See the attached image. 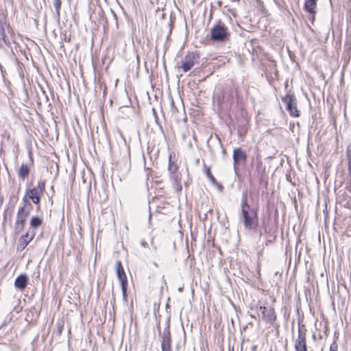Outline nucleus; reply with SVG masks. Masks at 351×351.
I'll return each instance as SVG.
<instances>
[{
  "instance_id": "39448f33",
  "label": "nucleus",
  "mask_w": 351,
  "mask_h": 351,
  "mask_svg": "<svg viewBox=\"0 0 351 351\" xmlns=\"http://www.w3.org/2000/svg\"><path fill=\"white\" fill-rule=\"evenodd\" d=\"M306 332V329H303L300 326L299 327L298 337L294 344L295 351H308Z\"/></svg>"
},
{
  "instance_id": "b1692460",
  "label": "nucleus",
  "mask_w": 351,
  "mask_h": 351,
  "mask_svg": "<svg viewBox=\"0 0 351 351\" xmlns=\"http://www.w3.org/2000/svg\"><path fill=\"white\" fill-rule=\"evenodd\" d=\"M330 351H337V345L335 343L331 345Z\"/></svg>"
},
{
  "instance_id": "9b49d317",
  "label": "nucleus",
  "mask_w": 351,
  "mask_h": 351,
  "mask_svg": "<svg viewBox=\"0 0 351 351\" xmlns=\"http://www.w3.org/2000/svg\"><path fill=\"white\" fill-rule=\"evenodd\" d=\"M121 287L123 300L125 302H128L127 300V289H128V280L125 273H122V274L117 277Z\"/></svg>"
},
{
  "instance_id": "f257e3e1",
  "label": "nucleus",
  "mask_w": 351,
  "mask_h": 351,
  "mask_svg": "<svg viewBox=\"0 0 351 351\" xmlns=\"http://www.w3.org/2000/svg\"><path fill=\"white\" fill-rule=\"evenodd\" d=\"M241 220L247 230H255L258 226L257 210L252 208L244 198L241 203Z\"/></svg>"
},
{
  "instance_id": "dca6fc26",
  "label": "nucleus",
  "mask_w": 351,
  "mask_h": 351,
  "mask_svg": "<svg viewBox=\"0 0 351 351\" xmlns=\"http://www.w3.org/2000/svg\"><path fill=\"white\" fill-rule=\"evenodd\" d=\"M176 158V154L173 153H171L169 156V165H168V171L169 173H174L178 171V166L174 161Z\"/></svg>"
},
{
  "instance_id": "f8f14e48",
  "label": "nucleus",
  "mask_w": 351,
  "mask_h": 351,
  "mask_svg": "<svg viewBox=\"0 0 351 351\" xmlns=\"http://www.w3.org/2000/svg\"><path fill=\"white\" fill-rule=\"evenodd\" d=\"M318 0H306L304 9L309 14H312V20L314 19L316 13L317 3Z\"/></svg>"
},
{
  "instance_id": "1a4fd4ad",
  "label": "nucleus",
  "mask_w": 351,
  "mask_h": 351,
  "mask_svg": "<svg viewBox=\"0 0 351 351\" xmlns=\"http://www.w3.org/2000/svg\"><path fill=\"white\" fill-rule=\"evenodd\" d=\"M246 153L241 148L234 149L233 151L234 167L236 169L237 166L246 160Z\"/></svg>"
},
{
  "instance_id": "a211bd4d",
  "label": "nucleus",
  "mask_w": 351,
  "mask_h": 351,
  "mask_svg": "<svg viewBox=\"0 0 351 351\" xmlns=\"http://www.w3.org/2000/svg\"><path fill=\"white\" fill-rule=\"evenodd\" d=\"M30 199H31L29 198V195H27V193L25 192V194L23 198V206L19 208H25V210L31 212L32 209V205L29 202Z\"/></svg>"
},
{
  "instance_id": "412c9836",
  "label": "nucleus",
  "mask_w": 351,
  "mask_h": 351,
  "mask_svg": "<svg viewBox=\"0 0 351 351\" xmlns=\"http://www.w3.org/2000/svg\"><path fill=\"white\" fill-rule=\"evenodd\" d=\"M53 5L57 15L59 16L61 8V0H53Z\"/></svg>"
},
{
  "instance_id": "7ed1b4c3",
  "label": "nucleus",
  "mask_w": 351,
  "mask_h": 351,
  "mask_svg": "<svg viewBox=\"0 0 351 351\" xmlns=\"http://www.w3.org/2000/svg\"><path fill=\"white\" fill-rule=\"evenodd\" d=\"M29 213L30 212L25 210V208H19L14 226V230L16 234L20 233L23 230L26 219L29 216Z\"/></svg>"
},
{
  "instance_id": "6e6552de",
  "label": "nucleus",
  "mask_w": 351,
  "mask_h": 351,
  "mask_svg": "<svg viewBox=\"0 0 351 351\" xmlns=\"http://www.w3.org/2000/svg\"><path fill=\"white\" fill-rule=\"evenodd\" d=\"M35 232L34 230H29L27 232H26L25 234H23L19 241V243L17 245V250H24L27 245L30 243V241H32V239L35 237Z\"/></svg>"
},
{
  "instance_id": "aec40b11",
  "label": "nucleus",
  "mask_w": 351,
  "mask_h": 351,
  "mask_svg": "<svg viewBox=\"0 0 351 351\" xmlns=\"http://www.w3.org/2000/svg\"><path fill=\"white\" fill-rule=\"evenodd\" d=\"M116 271L117 277L121 276L122 273H125L121 263L119 261L116 263Z\"/></svg>"
},
{
  "instance_id": "f03ea898",
  "label": "nucleus",
  "mask_w": 351,
  "mask_h": 351,
  "mask_svg": "<svg viewBox=\"0 0 351 351\" xmlns=\"http://www.w3.org/2000/svg\"><path fill=\"white\" fill-rule=\"evenodd\" d=\"M45 190V181L40 180L36 186L26 190L27 195H29V198L34 204L39 205L40 197L43 195Z\"/></svg>"
},
{
  "instance_id": "4be33fe9",
  "label": "nucleus",
  "mask_w": 351,
  "mask_h": 351,
  "mask_svg": "<svg viewBox=\"0 0 351 351\" xmlns=\"http://www.w3.org/2000/svg\"><path fill=\"white\" fill-rule=\"evenodd\" d=\"M12 187L14 189L13 197L17 198V196L19 194L21 190L20 184L18 186H14V183H13Z\"/></svg>"
},
{
  "instance_id": "f3484780",
  "label": "nucleus",
  "mask_w": 351,
  "mask_h": 351,
  "mask_svg": "<svg viewBox=\"0 0 351 351\" xmlns=\"http://www.w3.org/2000/svg\"><path fill=\"white\" fill-rule=\"evenodd\" d=\"M29 174V169L25 164H22L18 171V176L19 178L25 180Z\"/></svg>"
},
{
  "instance_id": "ddd939ff",
  "label": "nucleus",
  "mask_w": 351,
  "mask_h": 351,
  "mask_svg": "<svg viewBox=\"0 0 351 351\" xmlns=\"http://www.w3.org/2000/svg\"><path fill=\"white\" fill-rule=\"evenodd\" d=\"M28 278L25 274H21L14 281V286L19 290H23L27 285Z\"/></svg>"
},
{
  "instance_id": "4468645a",
  "label": "nucleus",
  "mask_w": 351,
  "mask_h": 351,
  "mask_svg": "<svg viewBox=\"0 0 351 351\" xmlns=\"http://www.w3.org/2000/svg\"><path fill=\"white\" fill-rule=\"evenodd\" d=\"M161 346L162 351H171L170 332L169 331H165L162 333Z\"/></svg>"
},
{
  "instance_id": "2eb2a0df",
  "label": "nucleus",
  "mask_w": 351,
  "mask_h": 351,
  "mask_svg": "<svg viewBox=\"0 0 351 351\" xmlns=\"http://www.w3.org/2000/svg\"><path fill=\"white\" fill-rule=\"evenodd\" d=\"M170 179L173 182V184L175 187V189L180 191L182 190V185H181V175L176 173H169Z\"/></svg>"
},
{
  "instance_id": "6ab92c4d",
  "label": "nucleus",
  "mask_w": 351,
  "mask_h": 351,
  "mask_svg": "<svg viewBox=\"0 0 351 351\" xmlns=\"http://www.w3.org/2000/svg\"><path fill=\"white\" fill-rule=\"evenodd\" d=\"M43 223V220L38 216H33L30 220V227L33 229L38 228Z\"/></svg>"
},
{
  "instance_id": "20e7f679",
  "label": "nucleus",
  "mask_w": 351,
  "mask_h": 351,
  "mask_svg": "<svg viewBox=\"0 0 351 351\" xmlns=\"http://www.w3.org/2000/svg\"><path fill=\"white\" fill-rule=\"evenodd\" d=\"M282 101L287 106V110L289 111L291 116L293 117H298L300 112L297 108V100L295 96L292 95H287L282 99Z\"/></svg>"
},
{
  "instance_id": "a878e982",
  "label": "nucleus",
  "mask_w": 351,
  "mask_h": 351,
  "mask_svg": "<svg viewBox=\"0 0 351 351\" xmlns=\"http://www.w3.org/2000/svg\"><path fill=\"white\" fill-rule=\"evenodd\" d=\"M350 59V56H349V57H348V62H349Z\"/></svg>"
},
{
  "instance_id": "0eeeda50",
  "label": "nucleus",
  "mask_w": 351,
  "mask_h": 351,
  "mask_svg": "<svg viewBox=\"0 0 351 351\" xmlns=\"http://www.w3.org/2000/svg\"><path fill=\"white\" fill-rule=\"evenodd\" d=\"M258 309L259 312L261 313L262 319L265 322L271 324L274 323L276 319V315L274 308L260 306Z\"/></svg>"
},
{
  "instance_id": "5701e85b",
  "label": "nucleus",
  "mask_w": 351,
  "mask_h": 351,
  "mask_svg": "<svg viewBox=\"0 0 351 351\" xmlns=\"http://www.w3.org/2000/svg\"><path fill=\"white\" fill-rule=\"evenodd\" d=\"M206 175H207L208 178H209V180H210L213 183H214V182H215V178H214V176L212 175L210 168H207V169H206Z\"/></svg>"
},
{
  "instance_id": "9d476101",
  "label": "nucleus",
  "mask_w": 351,
  "mask_h": 351,
  "mask_svg": "<svg viewBox=\"0 0 351 351\" xmlns=\"http://www.w3.org/2000/svg\"><path fill=\"white\" fill-rule=\"evenodd\" d=\"M195 56L193 53H188L182 61L180 68L184 72L190 71L194 66Z\"/></svg>"
},
{
  "instance_id": "bb28decb",
  "label": "nucleus",
  "mask_w": 351,
  "mask_h": 351,
  "mask_svg": "<svg viewBox=\"0 0 351 351\" xmlns=\"http://www.w3.org/2000/svg\"><path fill=\"white\" fill-rule=\"evenodd\" d=\"M112 13L114 14V16H116L115 14L114 13V11H112Z\"/></svg>"
},
{
  "instance_id": "423d86ee",
  "label": "nucleus",
  "mask_w": 351,
  "mask_h": 351,
  "mask_svg": "<svg viewBox=\"0 0 351 351\" xmlns=\"http://www.w3.org/2000/svg\"><path fill=\"white\" fill-rule=\"evenodd\" d=\"M228 36L227 28L224 25H217L211 29V38L216 41H223Z\"/></svg>"
},
{
  "instance_id": "393cba45",
  "label": "nucleus",
  "mask_w": 351,
  "mask_h": 351,
  "mask_svg": "<svg viewBox=\"0 0 351 351\" xmlns=\"http://www.w3.org/2000/svg\"><path fill=\"white\" fill-rule=\"evenodd\" d=\"M131 350H132V346L130 345V346H129V351H131Z\"/></svg>"
}]
</instances>
